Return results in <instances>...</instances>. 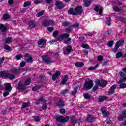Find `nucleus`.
<instances>
[{"label":"nucleus","mask_w":126,"mask_h":126,"mask_svg":"<svg viewBox=\"0 0 126 126\" xmlns=\"http://www.w3.org/2000/svg\"><path fill=\"white\" fill-rule=\"evenodd\" d=\"M121 113V116L118 117V121H123L125 118H126V110L123 111Z\"/></svg>","instance_id":"obj_17"},{"label":"nucleus","mask_w":126,"mask_h":126,"mask_svg":"<svg viewBox=\"0 0 126 126\" xmlns=\"http://www.w3.org/2000/svg\"><path fill=\"white\" fill-rule=\"evenodd\" d=\"M4 85H5V89L6 91H9V92L11 91L12 88L10 85V83H7V84H5Z\"/></svg>","instance_id":"obj_21"},{"label":"nucleus","mask_w":126,"mask_h":126,"mask_svg":"<svg viewBox=\"0 0 126 126\" xmlns=\"http://www.w3.org/2000/svg\"><path fill=\"white\" fill-rule=\"evenodd\" d=\"M46 42L47 40H45L44 39L41 38L37 42V44L39 45H44L45 44H46Z\"/></svg>","instance_id":"obj_23"},{"label":"nucleus","mask_w":126,"mask_h":126,"mask_svg":"<svg viewBox=\"0 0 126 126\" xmlns=\"http://www.w3.org/2000/svg\"><path fill=\"white\" fill-rule=\"evenodd\" d=\"M100 111L101 112V114H103V113H104L105 112L107 111V108L103 107H102L100 109Z\"/></svg>","instance_id":"obj_58"},{"label":"nucleus","mask_w":126,"mask_h":126,"mask_svg":"<svg viewBox=\"0 0 126 126\" xmlns=\"http://www.w3.org/2000/svg\"><path fill=\"white\" fill-rule=\"evenodd\" d=\"M54 119H55L57 122H58L59 123L64 124V123L66 122H68V120H69V117L65 116L64 117L63 116L56 115L54 116Z\"/></svg>","instance_id":"obj_2"},{"label":"nucleus","mask_w":126,"mask_h":126,"mask_svg":"<svg viewBox=\"0 0 126 126\" xmlns=\"http://www.w3.org/2000/svg\"><path fill=\"white\" fill-rule=\"evenodd\" d=\"M94 120H95V117L91 115H88V117L86 118V121L88 123H92Z\"/></svg>","instance_id":"obj_15"},{"label":"nucleus","mask_w":126,"mask_h":126,"mask_svg":"<svg viewBox=\"0 0 126 126\" xmlns=\"http://www.w3.org/2000/svg\"><path fill=\"white\" fill-rule=\"evenodd\" d=\"M81 47H82V48H83L84 49H87L88 50H89V49H90V47H89L88 44H82L81 45Z\"/></svg>","instance_id":"obj_52"},{"label":"nucleus","mask_w":126,"mask_h":126,"mask_svg":"<svg viewBox=\"0 0 126 126\" xmlns=\"http://www.w3.org/2000/svg\"><path fill=\"white\" fill-rule=\"evenodd\" d=\"M68 14H72V15H74V13H75V12H74V9L73 8H71L69 9L68 11Z\"/></svg>","instance_id":"obj_32"},{"label":"nucleus","mask_w":126,"mask_h":126,"mask_svg":"<svg viewBox=\"0 0 126 126\" xmlns=\"http://www.w3.org/2000/svg\"><path fill=\"white\" fill-rule=\"evenodd\" d=\"M0 77H4V78H9L10 80L14 79L15 76L10 73L6 72L5 71H1L0 72Z\"/></svg>","instance_id":"obj_1"},{"label":"nucleus","mask_w":126,"mask_h":126,"mask_svg":"<svg viewBox=\"0 0 126 126\" xmlns=\"http://www.w3.org/2000/svg\"><path fill=\"white\" fill-rule=\"evenodd\" d=\"M103 60H104V58H103V56H98L97 61H98V62H103Z\"/></svg>","instance_id":"obj_57"},{"label":"nucleus","mask_w":126,"mask_h":126,"mask_svg":"<svg viewBox=\"0 0 126 126\" xmlns=\"http://www.w3.org/2000/svg\"><path fill=\"white\" fill-rule=\"evenodd\" d=\"M70 121L72 124H76V119H75V117L72 116L70 117Z\"/></svg>","instance_id":"obj_30"},{"label":"nucleus","mask_w":126,"mask_h":126,"mask_svg":"<svg viewBox=\"0 0 126 126\" xmlns=\"http://www.w3.org/2000/svg\"><path fill=\"white\" fill-rule=\"evenodd\" d=\"M23 58V55L22 54H19L15 56V60H17V61H19L20 59Z\"/></svg>","instance_id":"obj_35"},{"label":"nucleus","mask_w":126,"mask_h":126,"mask_svg":"<svg viewBox=\"0 0 126 126\" xmlns=\"http://www.w3.org/2000/svg\"><path fill=\"white\" fill-rule=\"evenodd\" d=\"M75 65L77 67H82L84 65V63L83 62H76Z\"/></svg>","instance_id":"obj_27"},{"label":"nucleus","mask_w":126,"mask_h":126,"mask_svg":"<svg viewBox=\"0 0 126 126\" xmlns=\"http://www.w3.org/2000/svg\"><path fill=\"white\" fill-rule=\"evenodd\" d=\"M66 50L67 52H68V53H71V50H72V47H71V46L69 45L68 46H67L66 48Z\"/></svg>","instance_id":"obj_45"},{"label":"nucleus","mask_w":126,"mask_h":126,"mask_svg":"<svg viewBox=\"0 0 126 126\" xmlns=\"http://www.w3.org/2000/svg\"><path fill=\"white\" fill-rule=\"evenodd\" d=\"M77 89H78V88L77 87L74 88V91L71 92V94L74 96V95H75V94L77 93Z\"/></svg>","instance_id":"obj_36"},{"label":"nucleus","mask_w":126,"mask_h":126,"mask_svg":"<svg viewBox=\"0 0 126 126\" xmlns=\"http://www.w3.org/2000/svg\"><path fill=\"white\" fill-rule=\"evenodd\" d=\"M42 24L44 27H48L50 25H54L55 21L53 20H45L42 22Z\"/></svg>","instance_id":"obj_7"},{"label":"nucleus","mask_w":126,"mask_h":126,"mask_svg":"<svg viewBox=\"0 0 126 126\" xmlns=\"http://www.w3.org/2000/svg\"><path fill=\"white\" fill-rule=\"evenodd\" d=\"M119 46H123L124 45V43H125V40L123 39H120L119 41L116 42Z\"/></svg>","instance_id":"obj_47"},{"label":"nucleus","mask_w":126,"mask_h":126,"mask_svg":"<svg viewBox=\"0 0 126 126\" xmlns=\"http://www.w3.org/2000/svg\"><path fill=\"white\" fill-rule=\"evenodd\" d=\"M98 66H99V64H96L94 67L91 66L89 68V70H94V69H96Z\"/></svg>","instance_id":"obj_46"},{"label":"nucleus","mask_w":126,"mask_h":126,"mask_svg":"<svg viewBox=\"0 0 126 126\" xmlns=\"http://www.w3.org/2000/svg\"><path fill=\"white\" fill-rule=\"evenodd\" d=\"M67 80H68V75H65L61 81V84H63V85H64V84L66 85Z\"/></svg>","instance_id":"obj_20"},{"label":"nucleus","mask_w":126,"mask_h":126,"mask_svg":"<svg viewBox=\"0 0 126 126\" xmlns=\"http://www.w3.org/2000/svg\"><path fill=\"white\" fill-rule=\"evenodd\" d=\"M30 5H31V2H30V1H26L24 3L23 6L24 7H27V6Z\"/></svg>","instance_id":"obj_50"},{"label":"nucleus","mask_w":126,"mask_h":126,"mask_svg":"<svg viewBox=\"0 0 126 126\" xmlns=\"http://www.w3.org/2000/svg\"><path fill=\"white\" fill-rule=\"evenodd\" d=\"M30 105V101H28L27 102H24L22 105V109H25L26 107H28Z\"/></svg>","instance_id":"obj_29"},{"label":"nucleus","mask_w":126,"mask_h":126,"mask_svg":"<svg viewBox=\"0 0 126 126\" xmlns=\"http://www.w3.org/2000/svg\"><path fill=\"white\" fill-rule=\"evenodd\" d=\"M41 88V85H37L33 87L32 89V91H37V90H39Z\"/></svg>","instance_id":"obj_31"},{"label":"nucleus","mask_w":126,"mask_h":126,"mask_svg":"<svg viewBox=\"0 0 126 126\" xmlns=\"http://www.w3.org/2000/svg\"><path fill=\"white\" fill-rule=\"evenodd\" d=\"M113 45H114V41L113 40L109 41L108 43V46L109 47H112Z\"/></svg>","instance_id":"obj_64"},{"label":"nucleus","mask_w":126,"mask_h":126,"mask_svg":"<svg viewBox=\"0 0 126 126\" xmlns=\"http://www.w3.org/2000/svg\"><path fill=\"white\" fill-rule=\"evenodd\" d=\"M42 101H44V98H43V97L38 98L36 100V105H39L40 104V102H42Z\"/></svg>","instance_id":"obj_43"},{"label":"nucleus","mask_w":126,"mask_h":126,"mask_svg":"<svg viewBox=\"0 0 126 126\" xmlns=\"http://www.w3.org/2000/svg\"><path fill=\"white\" fill-rule=\"evenodd\" d=\"M94 10L95 11L97 12L98 14H102V12H103V9H102V8L99 9L98 6H95L94 7Z\"/></svg>","instance_id":"obj_24"},{"label":"nucleus","mask_w":126,"mask_h":126,"mask_svg":"<svg viewBox=\"0 0 126 126\" xmlns=\"http://www.w3.org/2000/svg\"><path fill=\"white\" fill-rule=\"evenodd\" d=\"M119 74H120L121 77H123V78H125V77H126V74H125V73L123 71L120 72L119 73Z\"/></svg>","instance_id":"obj_59"},{"label":"nucleus","mask_w":126,"mask_h":126,"mask_svg":"<svg viewBox=\"0 0 126 126\" xmlns=\"http://www.w3.org/2000/svg\"><path fill=\"white\" fill-rule=\"evenodd\" d=\"M45 13V11L41 10L38 12V13L36 14L37 17H40V16H42Z\"/></svg>","instance_id":"obj_39"},{"label":"nucleus","mask_w":126,"mask_h":126,"mask_svg":"<svg viewBox=\"0 0 126 126\" xmlns=\"http://www.w3.org/2000/svg\"><path fill=\"white\" fill-rule=\"evenodd\" d=\"M61 75V72L59 71H57V72H56L52 76V79L54 81H55V80H57V78L59 77Z\"/></svg>","instance_id":"obj_19"},{"label":"nucleus","mask_w":126,"mask_h":126,"mask_svg":"<svg viewBox=\"0 0 126 126\" xmlns=\"http://www.w3.org/2000/svg\"><path fill=\"white\" fill-rule=\"evenodd\" d=\"M9 91L5 90V92L3 94V97H6L8 95H9Z\"/></svg>","instance_id":"obj_55"},{"label":"nucleus","mask_w":126,"mask_h":126,"mask_svg":"<svg viewBox=\"0 0 126 126\" xmlns=\"http://www.w3.org/2000/svg\"><path fill=\"white\" fill-rule=\"evenodd\" d=\"M71 27H73L74 28H77V27H79V24L77 23H75L72 26H71Z\"/></svg>","instance_id":"obj_61"},{"label":"nucleus","mask_w":126,"mask_h":126,"mask_svg":"<svg viewBox=\"0 0 126 126\" xmlns=\"http://www.w3.org/2000/svg\"><path fill=\"white\" fill-rule=\"evenodd\" d=\"M53 1V0H35L34 1V3L35 4H39V3H51Z\"/></svg>","instance_id":"obj_9"},{"label":"nucleus","mask_w":126,"mask_h":126,"mask_svg":"<svg viewBox=\"0 0 126 126\" xmlns=\"http://www.w3.org/2000/svg\"><path fill=\"white\" fill-rule=\"evenodd\" d=\"M113 9H114V11H115L116 12H119L120 11H123V9L120 8V7H119L118 6L113 7Z\"/></svg>","instance_id":"obj_44"},{"label":"nucleus","mask_w":126,"mask_h":126,"mask_svg":"<svg viewBox=\"0 0 126 126\" xmlns=\"http://www.w3.org/2000/svg\"><path fill=\"white\" fill-rule=\"evenodd\" d=\"M69 37V34L65 33L62 34V35H60L58 38V41H63V39H65V38H68Z\"/></svg>","instance_id":"obj_12"},{"label":"nucleus","mask_w":126,"mask_h":126,"mask_svg":"<svg viewBox=\"0 0 126 126\" xmlns=\"http://www.w3.org/2000/svg\"><path fill=\"white\" fill-rule=\"evenodd\" d=\"M94 82L95 84H97L98 86L101 87L102 88H105V86H107V81L106 80H101L98 79H95L94 80Z\"/></svg>","instance_id":"obj_3"},{"label":"nucleus","mask_w":126,"mask_h":126,"mask_svg":"<svg viewBox=\"0 0 126 126\" xmlns=\"http://www.w3.org/2000/svg\"><path fill=\"white\" fill-rule=\"evenodd\" d=\"M65 104H64V101H63V99H60L58 102L57 103V105L59 108H63V107H64Z\"/></svg>","instance_id":"obj_18"},{"label":"nucleus","mask_w":126,"mask_h":126,"mask_svg":"<svg viewBox=\"0 0 126 126\" xmlns=\"http://www.w3.org/2000/svg\"><path fill=\"white\" fill-rule=\"evenodd\" d=\"M123 56V52H118L116 54V59H120L121 57Z\"/></svg>","instance_id":"obj_40"},{"label":"nucleus","mask_w":126,"mask_h":126,"mask_svg":"<svg viewBox=\"0 0 126 126\" xmlns=\"http://www.w3.org/2000/svg\"><path fill=\"white\" fill-rule=\"evenodd\" d=\"M26 65V63L24 61H22L20 63V66L21 67H24V66Z\"/></svg>","instance_id":"obj_60"},{"label":"nucleus","mask_w":126,"mask_h":126,"mask_svg":"<svg viewBox=\"0 0 126 126\" xmlns=\"http://www.w3.org/2000/svg\"><path fill=\"white\" fill-rule=\"evenodd\" d=\"M28 55L29 54H26V55L25 56L24 60L26 63H32V62H33V59L32 58V57L28 56Z\"/></svg>","instance_id":"obj_14"},{"label":"nucleus","mask_w":126,"mask_h":126,"mask_svg":"<svg viewBox=\"0 0 126 126\" xmlns=\"http://www.w3.org/2000/svg\"><path fill=\"white\" fill-rule=\"evenodd\" d=\"M93 85H94V84H93L92 80H90L89 82L86 81L85 82L84 87L87 90H90V89L93 87Z\"/></svg>","instance_id":"obj_8"},{"label":"nucleus","mask_w":126,"mask_h":126,"mask_svg":"<svg viewBox=\"0 0 126 126\" xmlns=\"http://www.w3.org/2000/svg\"><path fill=\"white\" fill-rule=\"evenodd\" d=\"M11 41H12V38L11 37H7L5 39V43L6 44H8L9 43H11Z\"/></svg>","instance_id":"obj_37"},{"label":"nucleus","mask_w":126,"mask_h":126,"mask_svg":"<svg viewBox=\"0 0 126 126\" xmlns=\"http://www.w3.org/2000/svg\"><path fill=\"white\" fill-rule=\"evenodd\" d=\"M126 82V76L125 78H122L120 79V80L117 82V84H119V87L121 89H124V88H126V83H124Z\"/></svg>","instance_id":"obj_4"},{"label":"nucleus","mask_w":126,"mask_h":126,"mask_svg":"<svg viewBox=\"0 0 126 126\" xmlns=\"http://www.w3.org/2000/svg\"><path fill=\"white\" fill-rule=\"evenodd\" d=\"M83 2H84V5L86 7H89L91 4V1L88 0H84Z\"/></svg>","instance_id":"obj_25"},{"label":"nucleus","mask_w":126,"mask_h":126,"mask_svg":"<svg viewBox=\"0 0 126 126\" xmlns=\"http://www.w3.org/2000/svg\"><path fill=\"white\" fill-rule=\"evenodd\" d=\"M55 5L58 8V9H63L65 6V5L61 1H56L55 3Z\"/></svg>","instance_id":"obj_10"},{"label":"nucleus","mask_w":126,"mask_h":126,"mask_svg":"<svg viewBox=\"0 0 126 126\" xmlns=\"http://www.w3.org/2000/svg\"><path fill=\"white\" fill-rule=\"evenodd\" d=\"M116 88H117V85H113L111 86L108 92V95H112V94H114L115 90H116Z\"/></svg>","instance_id":"obj_13"},{"label":"nucleus","mask_w":126,"mask_h":126,"mask_svg":"<svg viewBox=\"0 0 126 126\" xmlns=\"http://www.w3.org/2000/svg\"><path fill=\"white\" fill-rule=\"evenodd\" d=\"M2 30V32H5L6 31V28L4 27V25L1 24L0 25V30Z\"/></svg>","instance_id":"obj_41"},{"label":"nucleus","mask_w":126,"mask_h":126,"mask_svg":"<svg viewBox=\"0 0 126 126\" xmlns=\"http://www.w3.org/2000/svg\"><path fill=\"white\" fill-rule=\"evenodd\" d=\"M10 70L13 73H14V74L17 75V74H19V73H20L21 69H20V68L17 69L14 67H12L11 68Z\"/></svg>","instance_id":"obj_16"},{"label":"nucleus","mask_w":126,"mask_h":126,"mask_svg":"<svg viewBox=\"0 0 126 126\" xmlns=\"http://www.w3.org/2000/svg\"><path fill=\"white\" fill-rule=\"evenodd\" d=\"M65 31L67 33H71L72 32V29L71 28H67L65 29Z\"/></svg>","instance_id":"obj_54"},{"label":"nucleus","mask_w":126,"mask_h":126,"mask_svg":"<svg viewBox=\"0 0 126 126\" xmlns=\"http://www.w3.org/2000/svg\"><path fill=\"white\" fill-rule=\"evenodd\" d=\"M74 11L75 13H74V15H78L83 13V10L82 9V6H77L74 9Z\"/></svg>","instance_id":"obj_6"},{"label":"nucleus","mask_w":126,"mask_h":126,"mask_svg":"<svg viewBox=\"0 0 126 126\" xmlns=\"http://www.w3.org/2000/svg\"><path fill=\"white\" fill-rule=\"evenodd\" d=\"M69 90L65 89L64 90H63L61 92V94H63L64 95L66 94L67 93H68Z\"/></svg>","instance_id":"obj_62"},{"label":"nucleus","mask_w":126,"mask_h":126,"mask_svg":"<svg viewBox=\"0 0 126 126\" xmlns=\"http://www.w3.org/2000/svg\"><path fill=\"white\" fill-rule=\"evenodd\" d=\"M43 62L47 64H51V63H54V61L52 60V58L49 57L48 55H44L42 56Z\"/></svg>","instance_id":"obj_5"},{"label":"nucleus","mask_w":126,"mask_h":126,"mask_svg":"<svg viewBox=\"0 0 126 126\" xmlns=\"http://www.w3.org/2000/svg\"><path fill=\"white\" fill-rule=\"evenodd\" d=\"M102 115L103 117H108L110 115V112H109V111H105V112H103V113H102Z\"/></svg>","instance_id":"obj_56"},{"label":"nucleus","mask_w":126,"mask_h":126,"mask_svg":"<svg viewBox=\"0 0 126 126\" xmlns=\"http://www.w3.org/2000/svg\"><path fill=\"white\" fill-rule=\"evenodd\" d=\"M29 26L31 28H34V27L36 26V23H35V22H34L33 21H31V22H29Z\"/></svg>","instance_id":"obj_28"},{"label":"nucleus","mask_w":126,"mask_h":126,"mask_svg":"<svg viewBox=\"0 0 126 126\" xmlns=\"http://www.w3.org/2000/svg\"><path fill=\"white\" fill-rule=\"evenodd\" d=\"M105 100H107V96H101L100 98L98 99V102H103L105 101Z\"/></svg>","instance_id":"obj_48"},{"label":"nucleus","mask_w":126,"mask_h":126,"mask_svg":"<svg viewBox=\"0 0 126 126\" xmlns=\"http://www.w3.org/2000/svg\"><path fill=\"white\" fill-rule=\"evenodd\" d=\"M58 34H59V31H55L53 33V36L54 37H56V36H57V35H58Z\"/></svg>","instance_id":"obj_63"},{"label":"nucleus","mask_w":126,"mask_h":126,"mask_svg":"<svg viewBox=\"0 0 126 126\" xmlns=\"http://www.w3.org/2000/svg\"><path fill=\"white\" fill-rule=\"evenodd\" d=\"M46 102H47V100H44V103L43 104L42 106V110H46L47 109V107Z\"/></svg>","instance_id":"obj_49"},{"label":"nucleus","mask_w":126,"mask_h":126,"mask_svg":"<svg viewBox=\"0 0 126 126\" xmlns=\"http://www.w3.org/2000/svg\"><path fill=\"white\" fill-rule=\"evenodd\" d=\"M4 49L6 50L7 51H8V52L11 51V47H10V46H9V45L4 46Z\"/></svg>","instance_id":"obj_53"},{"label":"nucleus","mask_w":126,"mask_h":126,"mask_svg":"<svg viewBox=\"0 0 126 126\" xmlns=\"http://www.w3.org/2000/svg\"><path fill=\"white\" fill-rule=\"evenodd\" d=\"M120 48V45L116 42L114 49L113 50V53H117L118 52V49Z\"/></svg>","instance_id":"obj_33"},{"label":"nucleus","mask_w":126,"mask_h":126,"mask_svg":"<svg viewBox=\"0 0 126 126\" xmlns=\"http://www.w3.org/2000/svg\"><path fill=\"white\" fill-rule=\"evenodd\" d=\"M10 17L9 16V15L7 14H4L3 15V19H4V20H6L7 19H9Z\"/></svg>","instance_id":"obj_51"},{"label":"nucleus","mask_w":126,"mask_h":126,"mask_svg":"<svg viewBox=\"0 0 126 126\" xmlns=\"http://www.w3.org/2000/svg\"><path fill=\"white\" fill-rule=\"evenodd\" d=\"M17 88L18 89V90H26V88L25 87V85L24 84H22V81H20L18 83V85L17 87Z\"/></svg>","instance_id":"obj_11"},{"label":"nucleus","mask_w":126,"mask_h":126,"mask_svg":"<svg viewBox=\"0 0 126 126\" xmlns=\"http://www.w3.org/2000/svg\"><path fill=\"white\" fill-rule=\"evenodd\" d=\"M83 96L86 100H90L91 99V95L88 93L83 94Z\"/></svg>","instance_id":"obj_26"},{"label":"nucleus","mask_w":126,"mask_h":126,"mask_svg":"<svg viewBox=\"0 0 126 126\" xmlns=\"http://www.w3.org/2000/svg\"><path fill=\"white\" fill-rule=\"evenodd\" d=\"M98 86H99L97 84H95V85L92 89V92H95V91H97V90H98Z\"/></svg>","instance_id":"obj_38"},{"label":"nucleus","mask_w":126,"mask_h":126,"mask_svg":"<svg viewBox=\"0 0 126 126\" xmlns=\"http://www.w3.org/2000/svg\"><path fill=\"white\" fill-rule=\"evenodd\" d=\"M31 83V78H28L25 81V86H26L27 85H29Z\"/></svg>","instance_id":"obj_34"},{"label":"nucleus","mask_w":126,"mask_h":126,"mask_svg":"<svg viewBox=\"0 0 126 126\" xmlns=\"http://www.w3.org/2000/svg\"><path fill=\"white\" fill-rule=\"evenodd\" d=\"M62 25L64 26V27H66L68 26V25H70V23L69 22L64 21L62 23Z\"/></svg>","instance_id":"obj_42"},{"label":"nucleus","mask_w":126,"mask_h":126,"mask_svg":"<svg viewBox=\"0 0 126 126\" xmlns=\"http://www.w3.org/2000/svg\"><path fill=\"white\" fill-rule=\"evenodd\" d=\"M64 43L66 44V45H70L71 44V38L70 37H67L65 38Z\"/></svg>","instance_id":"obj_22"}]
</instances>
